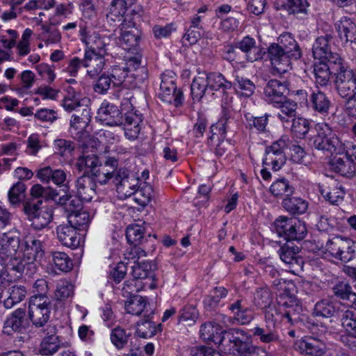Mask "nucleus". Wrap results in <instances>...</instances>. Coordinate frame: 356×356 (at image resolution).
I'll use <instances>...</instances> for the list:
<instances>
[{
  "label": "nucleus",
  "instance_id": "nucleus-1",
  "mask_svg": "<svg viewBox=\"0 0 356 356\" xmlns=\"http://www.w3.org/2000/svg\"><path fill=\"white\" fill-rule=\"evenodd\" d=\"M250 336L243 329L230 328L223 333L221 346L229 354L241 356L251 344Z\"/></svg>",
  "mask_w": 356,
  "mask_h": 356
},
{
  "label": "nucleus",
  "instance_id": "nucleus-2",
  "mask_svg": "<svg viewBox=\"0 0 356 356\" xmlns=\"http://www.w3.org/2000/svg\"><path fill=\"white\" fill-rule=\"evenodd\" d=\"M343 141L333 132L330 127L326 124L317 125V134L313 138V146L323 152L339 154L341 149Z\"/></svg>",
  "mask_w": 356,
  "mask_h": 356
},
{
  "label": "nucleus",
  "instance_id": "nucleus-3",
  "mask_svg": "<svg viewBox=\"0 0 356 356\" xmlns=\"http://www.w3.org/2000/svg\"><path fill=\"white\" fill-rule=\"evenodd\" d=\"M161 79L159 92L160 99L165 103L173 104L176 107L181 106L184 95L181 90L177 88L175 73L166 70L161 74Z\"/></svg>",
  "mask_w": 356,
  "mask_h": 356
},
{
  "label": "nucleus",
  "instance_id": "nucleus-4",
  "mask_svg": "<svg viewBox=\"0 0 356 356\" xmlns=\"http://www.w3.org/2000/svg\"><path fill=\"white\" fill-rule=\"evenodd\" d=\"M350 243V240L335 236L329 238L325 245L322 243L321 249L324 254L346 263L354 257L355 252Z\"/></svg>",
  "mask_w": 356,
  "mask_h": 356
},
{
  "label": "nucleus",
  "instance_id": "nucleus-5",
  "mask_svg": "<svg viewBox=\"0 0 356 356\" xmlns=\"http://www.w3.org/2000/svg\"><path fill=\"white\" fill-rule=\"evenodd\" d=\"M42 200L26 202L23 210L28 219L32 222L35 229H42L47 227L52 220V211L47 207H42Z\"/></svg>",
  "mask_w": 356,
  "mask_h": 356
},
{
  "label": "nucleus",
  "instance_id": "nucleus-6",
  "mask_svg": "<svg viewBox=\"0 0 356 356\" xmlns=\"http://www.w3.org/2000/svg\"><path fill=\"white\" fill-rule=\"evenodd\" d=\"M287 136H282L266 148L263 164L271 166L275 171L279 170L286 162L284 150L286 149Z\"/></svg>",
  "mask_w": 356,
  "mask_h": 356
},
{
  "label": "nucleus",
  "instance_id": "nucleus-7",
  "mask_svg": "<svg viewBox=\"0 0 356 356\" xmlns=\"http://www.w3.org/2000/svg\"><path fill=\"white\" fill-rule=\"evenodd\" d=\"M335 88L341 98L346 100L356 95V73L344 67L335 79Z\"/></svg>",
  "mask_w": 356,
  "mask_h": 356
},
{
  "label": "nucleus",
  "instance_id": "nucleus-8",
  "mask_svg": "<svg viewBox=\"0 0 356 356\" xmlns=\"http://www.w3.org/2000/svg\"><path fill=\"white\" fill-rule=\"evenodd\" d=\"M268 56L271 62L273 75L287 74L291 70V58L278 44L273 43L269 46Z\"/></svg>",
  "mask_w": 356,
  "mask_h": 356
},
{
  "label": "nucleus",
  "instance_id": "nucleus-9",
  "mask_svg": "<svg viewBox=\"0 0 356 356\" xmlns=\"http://www.w3.org/2000/svg\"><path fill=\"white\" fill-rule=\"evenodd\" d=\"M80 39L86 44L87 49L85 53H92L96 55H106L108 38L101 37L96 32H91L86 26H81Z\"/></svg>",
  "mask_w": 356,
  "mask_h": 356
},
{
  "label": "nucleus",
  "instance_id": "nucleus-10",
  "mask_svg": "<svg viewBox=\"0 0 356 356\" xmlns=\"http://www.w3.org/2000/svg\"><path fill=\"white\" fill-rule=\"evenodd\" d=\"M120 37L119 44L124 50H131L139 44L140 31L135 26L132 19H127V17L121 22Z\"/></svg>",
  "mask_w": 356,
  "mask_h": 356
},
{
  "label": "nucleus",
  "instance_id": "nucleus-11",
  "mask_svg": "<svg viewBox=\"0 0 356 356\" xmlns=\"http://www.w3.org/2000/svg\"><path fill=\"white\" fill-rule=\"evenodd\" d=\"M289 85L290 83L286 79L269 80L264 90L265 100L270 104L278 105L280 101H284L286 97V94L289 91Z\"/></svg>",
  "mask_w": 356,
  "mask_h": 356
},
{
  "label": "nucleus",
  "instance_id": "nucleus-12",
  "mask_svg": "<svg viewBox=\"0 0 356 356\" xmlns=\"http://www.w3.org/2000/svg\"><path fill=\"white\" fill-rule=\"evenodd\" d=\"M343 67L342 60H319L314 66L316 83L321 86H326L330 81V75L334 74L337 76Z\"/></svg>",
  "mask_w": 356,
  "mask_h": 356
},
{
  "label": "nucleus",
  "instance_id": "nucleus-13",
  "mask_svg": "<svg viewBox=\"0 0 356 356\" xmlns=\"http://www.w3.org/2000/svg\"><path fill=\"white\" fill-rule=\"evenodd\" d=\"M333 37L331 34H325L318 37L312 46V53L314 58L319 60H342L338 54L334 53L331 49V43Z\"/></svg>",
  "mask_w": 356,
  "mask_h": 356
},
{
  "label": "nucleus",
  "instance_id": "nucleus-14",
  "mask_svg": "<svg viewBox=\"0 0 356 356\" xmlns=\"http://www.w3.org/2000/svg\"><path fill=\"white\" fill-rule=\"evenodd\" d=\"M22 241L17 231L9 232L0 236V257L3 262L9 257L16 255L20 250Z\"/></svg>",
  "mask_w": 356,
  "mask_h": 356
},
{
  "label": "nucleus",
  "instance_id": "nucleus-15",
  "mask_svg": "<svg viewBox=\"0 0 356 356\" xmlns=\"http://www.w3.org/2000/svg\"><path fill=\"white\" fill-rule=\"evenodd\" d=\"M278 302L280 305L283 318L287 319L289 323L293 325L300 320V314L302 309L295 297L288 294H281Z\"/></svg>",
  "mask_w": 356,
  "mask_h": 356
},
{
  "label": "nucleus",
  "instance_id": "nucleus-16",
  "mask_svg": "<svg viewBox=\"0 0 356 356\" xmlns=\"http://www.w3.org/2000/svg\"><path fill=\"white\" fill-rule=\"evenodd\" d=\"M298 253V247L289 245L282 246L278 251L280 258L288 265L289 270L293 273H296L303 268L304 261Z\"/></svg>",
  "mask_w": 356,
  "mask_h": 356
},
{
  "label": "nucleus",
  "instance_id": "nucleus-17",
  "mask_svg": "<svg viewBox=\"0 0 356 356\" xmlns=\"http://www.w3.org/2000/svg\"><path fill=\"white\" fill-rule=\"evenodd\" d=\"M22 256L31 264V267L35 270L34 261L41 259L44 255L43 245L41 241L35 238H30L22 241L20 250Z\"/></svg>",
  "mask_w": 356,
  "mask_h": 356
},
{
  "label": "nucleus",
  "instance_id": "nucleus-18",
  "mask_svg": "<svg viewBox=\"0 0 356 356\" xmlns=\"http://www.w3.org/2000/svg\"><path fill=\"white\" fill-rule=\"evenodd\" d=\"M335 29L341 42L350 45L356 40V23L348 17H342L335 23Z\"/></svg>",
  "mask_w": 356,
  "mask_h": 356
},
{
  "label": "nucleus",
  "instance_id": "nucleus-19",
  "mask_svg": "<svg viewBox=\"0 0 356 356\" xmlns=\"http://www.w3.org/2000/svg\"><path fill=\"white\" fill-rule=\"evenodd\" d=\"M229 310L232 313L233 316L229 317V321L238 325H247L253 319L252 311L245 305L243 299H238L230 304Z\"/></svg>",
  "mask_w": 356,
  "mask_h": 356
},
{
  "label": "nucleus",
  "instance_id": "nucleus-20",
  "mask_svg": "<svg viewBox=\"0 0 356 356\" xmlns=\"http://www.w3.org/2000/svg\"><path fill=\"white\" fill-rule=\"evenodd\" d=\"M319 191L325 200L332 204H338L343 200L345 195L342 186L332 179L320 185Z\"/></svg>",
  "mask_w": 356,
  "mask_h": 356
},
{
  "label": "nucleus",
  "instance_id": "nucleus-21",
  "mask_svg": "<svg viewBox=\"0 0 356 356\" xmlns=\"http://www.w3.org/2000/svg\"><path fill=\"white\" fill-rule=\"evenodd\" d=\"M97 118L108 126H119L123 123L122 112L112 104L103 103L98 110Z\"/></svg>",
  "mask_w": 356,
  "mask_h": 356
},
{
  "label": "nucleus",
  "instance_id": "nucleus-22",
  "mask_svg": "<svg viewBox=\"0 0 356 356\" xmlns=\"http://www.w3.org/2000/svg\"><path fill=\"white\" fill-rule=\"evenodd\" d=\"M26 313L24 308H19L12 312L4 322L3 332L7 335H11L13 332H20L25 329L26 325Z\"/></svg>",
  "mask_w": 356,
  "mask_h": 356
},
{
  "label": "nucleus",
  "instance_id": "nucleus-23",
  "mask_svg": "<svg viewBox=\"0 0 356 356\" xmlns=\"http://www.w3.org/2000/svg\"><path fill=\"white\" fill-rule=\"evenodd\" d=\"M331 107L329 97L318 88L309 89L308 108L318 113L327 115Z\"/></svg>",
  "mask_w": 356,
  "mask_h": 356
},
{
  "label": "nucleus",
  "instance_id": "nucleus-24",
  "mask_svg": "<svg viewBox=\"0 0 356 356\" xmlns=\"http://www.w3.org/2000/svg\"><path fill=\"white\" fill-rule=\"evenodd\" d=\"M143 122L142 115L137 111L131 109L124 113L123 119L125 136L129 139H135L138 137L140 131V123Z\"/></svg>",
  "mask_w": 356,
  "mask_h": 356
},
{
  "label": "nucleus",
  "instance_id": "nucleus-25",
  "mask_svg": "<svg viewBox=\"0 0 356 356\" xmlns=\"http://www.w3.org/2000/svg\"><path fill=\"white\" fill-rule=\"evenodd\" d=\"M334 296L342 300L347 307L356 309V293L347 281H339L332 286Z\"/></svg>",
  "mask_w": 356,
  "mask_h": 356
},
{
  "label": "nucleus",
  "instance_id": "nucleus-26",
  "mask_svg": "<svg viewBox=\"0 0 356 356\" xmlns=\"http://www.w3.org/2000/svg\"><path fill=\"white\" fill-rule=\"evenodd\" d=\"M96 184L92 177L83 175L76 181V195L85 202H90L96 195Z\"/></svg>",
  "mask_w": 356,
  "mask_h": 356
},
{
  "label": "nucleus",
  "instance_id": "nucleus-27",
  "mask_svg": "<svg viewBox=\"0 0 356 356\" xmlns=\"http://www.w3.org/2000/svg\"><path fill=\"white\" fill-rule=\"evenodd\" d=\"M44 332H47V336L40 343V353L42 355H52L60 348V337L56 334V329L54 326H47Z\"/></svg>",
  "mask_w": 356,
  "mask_h": 356
},
{
  "label": "nucleus",
  "instance_id": "nucleus-28",
  "mask_svg": "<svg viewBox=\"0 0 356 356\" xmlns=\"http://www.w3.org/2000/svg\"><path fill=\"white\" fill-rule=\"evenodd\" d=\"M296 348L301 353L312 356H321L325 352V343L314 337L302 339L296 343Z\"/></svg>",
  "mask_w": 356,
  "mask_h": 356
},
{
  "label": "nucleus",
  "instance_id": "nucleus-29",
  "mask_svg": "<svg viewBox=\"0 0 356 356\" xmlns=\"http://www.w3.org/2000/svg\"><path fill=\"white\" fill-rule=\"evenodd\" d=\"M225 331L220 325L209 321L201 325L200 334L204 341L220 346Z\"/></svg>",
  "mask_w": 356,
  "mask_h": 356
},
{
  "label": "nucleus",
  "instance_id": "nucleus-30",
  "mask_svg": "<svg viewBox=\"0 0 356 356\" xmlns=\"http://www.w3.org/2000/svg\"><path fill=\"white\" fill-rule=\"evenodd\" d=\"M127 10V3L124 0H112L109 6V11L106 14V22L111 26H116L117 22H122L127 17V19L131 18V16L124 14Z\"/></svg>",
  "mask_w": 356,
  "mask_h": 356
},
{
  "label": "nucleus",
  "instance_id": "nucleus-31",
  "mask_svg": "<svg viewBox=\"0 0 356 356\" xmlns=\"http://www.w3.org/2000/svg\"><path fill=\"white\" fill-rule=\"evenodd\" d=\"M57 237L65 246L72 249L79 245L80 239L77 237L76 230L70 225H60L56 229Z\"/></svg>",
  "mask_w": 356,
  "mask_h": 356
},
{
  "label": "nucleus",
  "instance_id": "nucleus-32",
  "mask_svg": "<svg viewBox=\"0 0 356 356\" xmlns=\"http://www.w3.org/2000/svg\"><path fill=\"white\" fill-rule=\"evenodd\" d=\"M104 56L85 53L84 67L88 68L87 74L90 77L95 78L101 73L105 65Z\"/></svg>",
  "mask_w": 356,
  "mask_h": 356
},
{
  "label": "nucleus",
  "instance_id": "nucleus-33",
  "mask_svg": "<svg viewBox=\"0 0 356 356\" xmlns=\"http://www.w3.org/2000/svg\"><path fill=\"white\" fill-rule=\"evenodd\" d=\"M279 46L289 55L291 59L298 60L301 57L299 45L290 33H284L278 38Z\"/></svg>",
  "mask_w": 356,
  "mask_h": 356
},
{
  "label": "nucleus",
  "instance_id": "nucleus-34",
  "mask_svg": "<svg viewBox=\"0 0 356 356\" xmlns=\"http://www.w3.org/2000/svg\"><path fill=\"white\" fill-rule=\"evenodd\" d=\"M277 104L273 106L280 109V112L277 113L278 118L283 123L289 124L291 120L296 117L297 103L285 97L284 101H280Z\"/></svg>",
  "mask_w": 356,
  "mask_h": 356
},
{
  "label": "nucleus",
  "instance_id": "nucleus-35",
  "mask_svg": "<svg viewBox=\"0 0 356 356\" xmlns=\"http://www.w3.org/2000/svg\"><path fill=\"white\" fill-rule=\"evenodd\" d=\"M131 268L132 276L134 279L154 278L156 265L154 261H137L134 262V265L132 266Z\"/></svg>",
  "mask_w": 356,
  "mask_h": 356
},
{
  "label": "nucleus",
  "instance_id": "nucleus-36",
  "mask_svg": "<svg viewBox=\"0 0 356 356\" xmlns=\"http://www.w3.org/2000/svg\"><path fill=\"white\" fill-rule=\"evenodd\" d=\"M125 67L131 73L137 82H143L147 78V70L144 66H141V59L140 56H134L129 58L127 61Z\"/></svg>",
  "mask_w": 356,
  "mask_h": 356
},
{
  "label": "nucleus",
  "instance_id": "nucleus-37",
  "mask_svg": "<svg viewBox=\"0 0 356 356\" xmlns=\"http://www.w3.org/2000/svg\"><path fill=\"white\" fill-rule=\"evenodd\" d=\"M208 88L211 90H221L224 94L232 87V83L227 81L220 73L212 72L206 76Z\"/></svg>",
  "mask_w": 356,
  "mask_h": 356
},
{
  "label": "nucleus",
  "instance_id": "nucleus-38",
  "mask_svg": "<svg viewBox=\"0 0 356 356\" xmlns=\"http://www.w3.org/2000/svg\"><path fill=\"white\" fill-rule=\"evenodd\" d=\"M282 206L286 211L293 215L302 214L308 207L307 202L302 198L289 196L283 200Z\"/></svg>",
  "mask_w": 356,
  "mask_h": 356
},
{
  "label": "nucleus",
  "instance_id": "nucleus-39",
  "mask_svg": "<svg viewBox=\"0 0 356 356\" xmlns=\"http://www.w3.org/2000/svg\"><path fill=\"white\" fill-rule=\"evenodd\" d=\"M252 334L261 343H269L278 340V334L274 326L267 324L261 327H255L252 330Z\"/></svg>",
  "mask_w": 356,
  "mask_h": 356
},
{
  "label": "nucleus",
  "instance_id": "nucleus-40",
  "mask_svg": "<svg viewBox=\"0 0 356 356\" xmlns=\"http://www.w3.org/2000/svg\"><path fill=\"white\" fill-rule=\"evenodd\" d=\"M227 294V289L223 286L213 288L211 294L204 300V308L208 311L215 310L218 307L221 299L225 298Z\"/></svg>",
  "mask_w": 356,
  "mask_h": 356
},
{
  "label": "nucleus",
  "instance_id": "nucleus-41",
  "mask_svg": "<svg viewBox=\"0 0 356 356\" xmlns=\"http://www.w3.org/2000/svg\"><path fill=\"white\" fill-rule=\"evenodd\" d=\"M333 171L344 177H352L355 171V165L348 159L346 161L341 157H334L330 161Z\"/></svg>",
  "mask_w": 356,
  "mask_h": 356
},
{
  "label": "nucleus",
  "instance_id": "nucleus-42",
  "mask_svg": "<svg viewBox=\"0 0 356 356\" xmlns=\"http://www.w3.org/2000/svg\"><path fill=\"white\" fill-rule=\"evenodd\" d=\"M67 218L69 224L76 230L86 229L90 222L89 213L83 210L72 212L69 213Z\"/></svg>",
  "mask_w": 356,
  "mask_h": 356
},
{
  "label": "nucleus",
  "instance_id": "nucleus-43",
  "mask_svg": "<svg viewBox=\"0 0 356 356\" xmlns=\"http://www.w3.org/2000/svg\"><path fill=\"white\" fill-rule=\"evenodd\" d=\"M4 263L10 270L19 275H22L24 272L26 268L27 270H33V268L31 267V264L27 262V259L22 256L19 251L16 255L9 257ZM33 271L34 272V270Z\"/></svg>",
  "mask_w": 356,
  "mask_h": 356
},
{
  "label": "nucleus",
  "instance_id": "nucleus-44",
  "mask_svg": "<svg viewBox=\"0 0 356 356\" xmlns=\"http://www.w3.org/2000/svg\"><path fill=\"white\" fill-rule=\"evenodd\" d=\"M134 199L139 205H147L154 197V191L152 186L147 183L140 184L134 193Z\"/></svg>",
  "mask_w": 356,
  "mask_h": 356
},
{
  "label": "nucleus",
  "instance_id": "nucleus-45",
  "mask_svg": "<svg viewBox=\"0 0 356 356\" xmlns=\"http://www.w3.org/2000/svg\"><path fill=\"white\" fill-rule=\"evenodd\" d=\"M338 312V309L328 299H323L317 302L314 306L313 314L315 316L330 318Z\"/></svg>",
  "mask_w": 356,
  "mask_h": 356
},
{
  "label": "nucleus",
  "instance_id": "nucleus-46",
  "mask_svg": "<svg viewBox=\"0 0 356 356\" xmlns=\"http://www.w3.org/2000/svg\"><path fill=\"white\" fill-rule=\"evenodd\" d=\"M65 91L66 95L63 101V106L65 111L72 112L81 106V94L72 86L66 87Z\"/></svg>",
  "mask_w": 356,
  "mask_h": 356
},
{
  "label": "nucleus",
  "instance_id": "nucleus-47",
  "mask_svg": "<svg viewBox=\"0 0 356 356\" xmlns=\"http://www.w3.org/2000/svg\"><path fill=\"white\" fill-rule=\"evenodd\" d=\"M231 118V111L225 108H222V115L218 122L216 124H213L210 127V131L212 133V136L209 138V144L211 145V141L213 140V136L216 134L215 130H218L219 134L222 138L225 137V134L228 129V122L229 119Z\"/></svg>",
  "mask_w": 356,
  "mask_h": 356
},
{
  "label": "nucleus",
  "instance_id": "nucleus-48",
  "mask_svg": "<svg viewBox=\"0 0 356 356\" xmlns=\"http://www.w3.org/2000/svg\"><path fill=\"white\" fill-rule=\"evenodd\" d=\"M292 222V218L280 216L273 223L274 230L280 237H282L286 241H290Z\"/></svg>",
  "mask_w": 356,
  "mask_h": 356
},
{
  "label": "nucleus",
  "instance_id": "nucleus-49",
  "mask_svg": "<svg viewBox=\"0 0 356 356\" xmlns=\"http://www.w3.org/2000/svg\"><path fill=\"white\" fill-rule=\"evenodd\" d=\"M101 163L97 156L90 154L80 157L76 163V167L79 171L83 170V175H90L92 172V170L99 167Z\"/></svg>",
  "mask_w": 356,
  "mask_h": 356
},
{
  "label": "nucleus",
  "instance_id": "nucleus-50",
  "mask_svg": "<svg viewBox=\"0 0 356 356\" xmlns=\"http://www.w3.org/2000/svg\"><path fill=\"white\" fill-rule=\"evenodd\" d=\"M138 179L133 175L116 186V191L121 199H126L134 194Z\"/></svg>",
  "mask_w": 356,
  "mask_h": 356
},
{
  "label": "nucleus",
  "instance_id": "nucleus-51",
  "mask_svg": "<svg viewBox=\"0 0 356 356\" xmlns=\"http://www.w3.org/2000/svg\"><path fill=\"white\" fill-rule=\"evenodd\" d=\"M26 296V290L24 286L15 285L10 289L9 296L3 301V305L6 309H10L22 302Z\"/></svg>",
  "mask_w": 356,
  "mask_h": 356
},
{
  "label": "nucleus",
  "instance_id": "nucleus-52",
  "mask_svg": "<svg viewBox=\"0 0 356 356\" xmlns=\"http://www.w3.org/2000/svg\"><path fill=\"white\" fill-rule=\"evenodd\" d=\"M147 305L146 298L141 296H130L125 303L126 311L132 315L138 316L145 309Z\"/></svg>",
  "mask_w": 356,
  "mask_h": 356
},
{
  "label": "nucleus",
  "instance_id": "nucleus-53",
  "mask_svg": "<svg viewBox=\"0 0 356 356\" xmlns=\"http://www.w3.org/2000/svg\"><path fill=\"white\" fill-rule=\"evenodd\" d=\"M161 324L158 325L149 319L143 320L137 323L136 332L140 337L147 339L154 336L160 330Z\"/></svg>",
  "mask_w": 356,
  "mask_h": 356
},
{
  "label": "nucleus",
  "instance_id": "nucleus-54",
  "mask_svg": "<svg viewBox=\"0 0 356 356\" xmlns=\"http://www.w3.org/2000/svg\"><path fill=\"white\" fill-rule=\"evenodd\" d=\"M309 3L307 0H286V8L289 14L302 17L309 13Z\"/></svg>",
  "mask_w": 356,
  "mask_h": 356
},
{
  "label": "nucleus",
  "instance_id": "nucleus-55",
  "mask_svg": "<svg viewBox=\"0 0 356 356\" xmlns=\"http://www.w3.org/2000/svg\"><path fill=\"white\" fill-rule=\"evenodd\" d=\"M74 295V286L66 280H60L54 291V299L64 301Z\"/></svg>",
  "mask_w": 356,
  "mask_h": 356
},
{
  "label": "nucleus",
  "instance_id": "nucleus-56",
  "mask_svg": "<svg viewBox=\"0 0 356 356\" xmlns=\"http://www.w3.org/2000/svg\"><path fill=\"white\" fill-rule=\"evenodd\" d=\"M270 191L275 197L285 195L287 197L293 194V187L289 184L287 179L283 178L273 182L270 188Z\"/></svg>",
  "mask_w": 356,
  "mask_h": 356
},
{
  "label": "nucleus",
  "instance_id": "nucleus-57",
  "mask_svg": "<svg viewBox=\"0 0 356 356\" xmlns=\"http://www.w3.org/2000/svg\"><path fill=\"white\" fill-rule=\"evenodd\" d=\"M51 309H29V317L36 327L44 326L49 321Z\"/></svg>",
  "mask_w": 356,
  "mask_h": 356
},
{
  "label": "nucleus",
  "instance_id": "nucleus-58",
  "mask_svg": "<svg viewBox=\"0 0 356 356\" xmlns=\"http://www.w3.org/2000/svg\"><path fill=\"white\" fill-rule=\"evenodd\" d=\"M144 228L139 225H131L127 227L126 238L128 243L134 245H138L144 241Z\"/></svg>",
  "mask_w": 356,
  "mask_h": 356
},
{
  "label": "nucleus",
  "instance_id": "nucleus-59",
  "mask_svg": "<svg viewBox=\"0 0 356 356\" xmlns=\"http://www.w3.org/2000/svg\"><path fill=\"white\" fill-rule=\"evenodd\" d=\"M245 126L252 129L254 128L259 132H266L268 121V115L265 114L261 117H254L249 113L245 115Z\"/></svg>",
  "mask_w": 356,
  "mask_h": 356
},
{
  "label": "nucleus",
  "instance_id": "nucleus-60",
  "mask_svg": "<svg viewBox=\"0 0 356 356\" xmlns=\"http://www.w3.org/2000/svg\"><path fill=\"white\" fill-rule=\"evenodd\" d=\"M113 81V87H120L129 76L127 67L120 65L112 66L107 72Z\"/></svg>",
  "mask_w": 356,
  "mask_h": 356
},
{
  "label": "nucleus",
  "instance_id": "nucleus-61",
  "mask_svg": "<svg viewBox=\"0 0 356 356\" xmlns=\"http://www.w3.org/2000/svg\"><path fill=\"white\" fill-rule=\"evenodd\" d=\"M52 262L57 269L63 272H68L73 267V263L69 256L63 252H52Z\"/></svg>",
  "mask_w": 356,
  "mask_h": 356
},
{
  "label": "nucleus",
  "instance_id": "nucleus-62",
  "mask_svg": "<svg viewBox=\"0 0 356 356\" xmlns=\"http://www.w3.org/2000/svg\"><path fill=\"white\" fill-rule=\"evenodd\" d=\"M207 88L208 85L204 76H200L194 78L191 86L193 100L200 101L204 95Z\"/></svg>",
  "mask_w": 356,
  "mask_h": 356
},
{
  "label": "nucleus",
  "instance_id": "nucleus-63",
  "mask_svg": "<svg viewBox=\"0 0 356 356\" xmlns=\"http://www.w3.org/2000/svg\"><path fill=\"white\" fill-rule=\"evenodd\" d=\"M130 334L120 327H116L111 330L110 339L113 346L118 350L123 348L128 342Z\"/></svg>",
  "mask_w": 356,
  "mask_h": 356
},
{
  "label": "nucleus",
  "instance_id": "nucleus-64",
  "mask_svg": "<svg viewBox=\"0 0 356 356\" xmlns=\"http://www.w3.org/2000/svg\"><path fill=\"white\" fill-rule=\"evenodd\" d=\"M272 296L268 287L258 288L254 294V303L260 308H266L270 306Z\"/></svg>",
  "mask_w": 356,
  "mask_h": 356
}]
</instances>
